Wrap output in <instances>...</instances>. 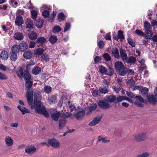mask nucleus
I'll return each mask as SVG.
<instances>
[{"instance_id":"f257e3e1","label":"nucleus","mask_w":157,"mask_h":157,"mask_svg":"<svg viewBox=\"0 0 157 157\" xmlns=\"http://www.w3.org/2000/svg\"><path fill=\"white\" fill-rule=\"evenodd\" d=\"M34 105L32 106V109H35L36 113L39 114H42L46 118L49 117V114L46 110L45 106L42 104L40 100L42 97L39 92H36L34 94Z\"/></svg>"},{"instance_id":"f03ea898","label":"nucleus","mask_w":157,"mask_h":157,"mask_svg":"<svg viewBox=\"0 0 157 157\" xmlns=\"http://www.w3.org/2000/svg\"><path fill=\"white\" fill-rule=\"evenodd\" d=\"M147 138L146 132H142L135 135L134 136V139L137 142H140L145 140Z\"/></svg>"},{"instance_id":"7ed1b4c3","label":"nucleus","mask_w":157,"mask_h":157,"mask_svg":"<svg viewBox=\"0 0 157 157\" xmlns=\"http://www.w3.org/2000/svg\"><path fill=\"white\" fill-rule=\"evenodd\" d=\"M98 104L100 108L104 109H108L110 107V104L107 99L99 101Z\"/></svg>"},{"instance_id":"20e7f679","label":"nucleus","mask_w":157,"mask_h":157,"mask_svg":"<svg viewBox=\"0 0 157 157\" xmlns=\"http://www.w3.org/2000/svg\"><path fill=\"white\" fill-rule=\"evenodd\" d=\"M48 143L49 146H51L54 148H57L60 147V143L56 139L52 138L48 140Z\"/></svg>"},{"instance_id":"39448f33","label":"nucleus","mask_w":157,"mask_h":157,"mask_svg":"<svg viewBox=\"0 0 157 157\" xmlns=\"http://www.w3.org/2000/svg\"><path fill=\"white\" fill-rule=\"evenodd\" d=\"M85 114V111L83 109L78 111L77 112L74 114V115L77 120H81L83 118Z\"/></svg>"},{"instance_id":"423d86ee","label":"nucleus","mask_w":157,"mask_h":157,"mask_svg":"<svg viewBox=\"0 0 157 157\" xmlns=\"http://www.w3.org/2000/svg\"><path fill=\"white\" fill-rule=\"evenodd\" d=\"M120 96L116 98V96L113 94L109 95L107 98V100L108 101L109 103H114L117 104L120 102L119 99Z\"/></svg>"},{"instance_id":"0eeeda50","label":"nucleus","mask_w":157,"mask_h":157,"mask_svg":"<svg viewBox=\"0 0 157 157\" xmlns=\"http://www.w3.org/2000/svg\"><path fill=\"white\" fill-rule=\"evenodd\" d=\"M33 92L30 90L28 91V93L26 94L27 102L29 105L31 106V108L32 106L34 105V103H33Z\"/></svg>"},{"instance_id":"6e6552de","label":"nucleus","mask_w":157,"mask_h":157,"mask_svg":"<svg viewBox=\"0 0 157 157\" xmlns=\"http://www.w3.org/2000/svg\"><path fill=\"white\" fill-rule=\"evenodd\" d=\"M102 118V117L98 116L94 118L93 120L89 123V125L90 126H94L99 123L101 121Z\"/></svg>"},{"instance_id":"1a4fd4ad","label":"nucleus","mask_w":157,"mask_h":157,"mask_svg":"<svg viewBox=\"0 0 157 157\" xmlns=\"http://www.w3.org/2000/svg\"><path fill=\"white\" fill-rule=\"evenodd\" d=\"M153 33L150 30V32L148 31H145V35L144 36L147 39H157V35H155L154 36H152Z\"/></svg>"},{"instance_id":"9d476101","label":"nucleus","mask_w":157,"mask_h":157,"mask_svg":"<svg viewBox=\"0 0 157 157\" xmlns=\"http://www.w3.org/2000/svg\"><path fill=\"white\" fill-rule=\"evenodd\" d=\"M36 151V147L31 145L27 146L25 149V152L29 154H32Z\"/></svg>"},{"instance_id":"9b49d317","label":"nucleus","mask_w":157,"mask_h":157,"mask_svg":"<svg viewBox=\"0 0 157 157\" xmlns=\"http://www.w3.org/2000/svg\"><path fill=\"white\" fill-rule=\"evenodd\" d=\"M146 98H147L149 102L153 104H155V103L157 102V98L153 94H149Z\"/></svg>"},{"instance_id":"f8f14e48","label":"nucleus","mask_w":157,"mask_h":157,"mask_svg":"<svg viewBox=\"0 0 157 157\" xmlns=\"http://www.w3.org/2000/svg\"><path fill=\"white\" fill-rule=\"evenodd\" d=\"M120 52V57H121L122 60L124 62L128 58L126 51L124 49H121Z\"/></svg>"},{"instance_id":"ddd939ff","label":"nucleus","mask_w":157,"mask_h":157,"mask_svg":"<svg viewBox=\"0 0 157 157\" xmlns=\"http://www.w3.org/2000/svg\"><path fill=\"white\" fill-rule=\"evenodd\" d=\"M15 24L17 26H20L23 23V20L22 16L20 15L17 16L16 17Z\"/></svg>"},{"instance_id":"4468645a","label":"nucleus","mask_w":157,"mask_h":157,"mask_svg":"<svg viewBox=\"0 0 157 157\" xmlns=\"http://www.w3.org/2000/svg\"><path fill=\"white\" fill-rule=\"evenodd\" d=\"M19 46V49L21 52H24L27 50L28 48V45L27 43L22 41L21 43H20Z\"/></svg>"},{"instance_id":"2eb2a0df","label":"nucleus","mask_w":157,"mask_h":157,"mask_svg":"<svg viewBox=\"0 0 157 157\" xmlns=\"http://www.w3.org/2000/svg\"><path fill=\"white\" fill-rule=\"evenodd\" d=\"M136 57L133 56H130L128 58H127L124 63L130 64H134L136 61Z\"/></svg>"},{"instance_id":"dca6fc26","label":"nucleus","mask_w":157,"mask_h":157,"mask_svg":"<svg viewBox=\"0 0 157 157\" xmlns=\"http://www.w3.org/2000/svg\"><path fill=\"white\" fill-rule=\"evenodd\" d=\"M60 112L56 111L52 113L51 117L52 120L57 121L60 117Z\"/></svg>"},{"instance_id":"f3484780","label":"nucleus","mask_w":157,"mask_h":157,"mask_svg":"<svg viewBox=\"0 0 157 157\" xmlns=\"http://www.w3.org/2000/svg\"><path fill=\"white\" fill-rule=\"evenodd\" d=\"M109 88L108 86H105L100 87L99 90L101 94H104L108 93L109 91Z\"/></svg>"},{"instance_id":"a211bd4d","label":"nucleus","mask_w":157,"mask_h":157,"mask_svg":"<svg viewBox=\"0 0 157 157\" xmlns=\"http://www.w3.org/2000/svg\"><path fill=\"white\" fill-rule=\"evenodd\" d=\"M25 23L26 24V28L29 29L33 28V22L30 18H27L25 21Z\"/></svg>"},{"instance_id":"6ab92c4d","label":"nucleus","mask_w":157,"mask_h":157,"mask_svg":"<svg viewBox=\"0 0 157 157\" xmlns=\"http://www.w3.org/2000/svg\"><path fill=\"white\" fill-rule=\"evenodd\" d=\"M0 58L3 60H6L8 58L9 56L8 52L5 50L2 51L0 55Z\"/></svg>"},{"instance_id":"aec40b11","label":"nucleus","mask_w":157,"mask_h":157,"mask_svg":"<svg viewBox=\"0 0 157 157\" xmlns=\"http://www.w3.org/2000/svg\"><path fill=\"white\" fill-rule=\"evenodd\" d=\"M112 52L113 56H114L115 58L117 59H118L120 58L119 51L117 48H113L112 50Z\"/></svg>"},{"instance_id":"412c9836","label":"nucleus","mask_w":157,"mask_h":157,"mask_svg":"<svg viewBox=\"0 0 157 157\" xmlns=\"http://www.w3.org/2000/svg\"><path fill=\"white\" fill-rule=\"evenodd\" d=\"M128 71L127 68L124 66L118 70L119 75L122 76L125 75L127 73Z\"/></svg>"},{"instance_id":"4be33fe9","label":"nucleus","mask_w":157,"mask_h":157,"mask_svg":"<svg viewBox=\"0 0 157 157\" xmlns=\"http://www.w3.org/2000/svg\"><path fill=\"white\" fill-rule=\"evenodd\" d=\"M57 99L56 96L52 95L49 96L48 98V101L50 105H52L55 104Z\"/></svg>"},{"instance_id":"5701e85b","label":"nucleus","mask_w":157,"mask_h":157,"mask_svg":"<svg viewBox=\"0 0 157 157\" xmlns=\"http://www.w3.org/2000/svg\"><path fill=\"white\" fill-rule=\"evenodd\" d=\"M23 57L26 59H30L33 56V54L30 51H28L24 52Z\"/></svg>"},{"instance_id":"b1692460","label":"nucleus","mask_w":157,"mask_h":157,"mask_svg":"<svg viewBox=\"0 0 157 157\" xmlns=\"http://www.w3.org/2000/svg\"><path fill=\"white\" fill-rule=\"evenodd\" d=\"M5 140L6 144L8 146H11L13 144V140L10 136H7Z\"/></svg>"},{"instance_id":"393cba45","label":"nucleus","mask_w":157,"mask_h":157,"mask_svg":"<svg viewBox=\"0 0 157 157\" xmlns=\"http://www.w3.org/2000/svg\"><path fill=\"white\" fill-rule=\"evenodd\" d=\"M28 35L30 39H37V34L36 32L34 31L31 32L28 34Z\"/></svg>"},{"instance_id":"a878e982","label":"nucleus","mask_w":157,"mask_h":157,"mask_svg":"<svg viewBox=\"0 0 157 157\" xmlns=\"http://www.w3.org/2000/svg\"><path fill=\"white\" fill-rule=\"evenodd\" d=\"M59 129H62L65 126L66 123L65 119H60L59 121Z\"/></svg>"},{"instance_id":"bb28decb","label":"nucleus","mask_w":157,"mask_h":157,"mask_svg":"<svg viewBox=\"0 0 157 157\" xmlns=\"http://www.w3.org/2000/svg\"><path fill=\"white\" fill-rule=\"evenodd\" d=\"M41 71V68L39 67H35L32 70V73L35 75L39 74Z\"/></svg>"},{"instance_id":"cd10ccee","label":"nucleus","mask_w":157,"mask_h":157,"mask_svg":"<svg viewBox=\"0 0 157 157\" xmlns=\"http://www.w3.org/2000/svg\"><path fill=\"white\" fill-rule=\"evenodd\" d=\"M119 100L120 101V102L124 100L127 101H128L131 103L133 102V101L131 99L126 96H120Z\"/></svg>"},{"instance_id":"c85d7f7f","label":"nucleus","mask_w":157,"mask_h":157,"mask_svg":"<svg viewBox=\"0 0 157 157\" xmlns=\"http://www.w3.org/2000/svg\"><path fill=\"white\" fill-rule=\"evenodd\" d=\"M14 37L15 39H23L24 35L21 33L17 32L14 34Z\"/></svg>"},{"instance_id":"c756f323","label":"nucleus","mask_w":157,"mask_h":157,"mask_svg":"<svg viewBox=\"0 0 157 157\" xmlns=\"http://www.w3.org/2000/svg\"><path fill=\"white\" fill-rule=\"evenodd\" d=\"M115 67L116 69L117 70H119L122 67H123L124 66L123 63L119 61H117L115 63Z\"/></svg>"},{"instance_id":"7c9ffc66","label":"nucleus","mask_w":157,"mask_h":157,"mask_svg":"<svg viewBox=\"0 0 157 157\" xmlns=\"http://www.w3.org/2000/svg\"><path fill=\"white\" fill-rule=\"evenodd\" d=\"M44 23L43 19H39L36 21V25L38 28H41L42 27Z\"/></svg>"},{"instance_id":"2f4dec72","label":"nucleus","mask_w":157,"mask_h":157,"mask_svg":"<svg viewBox=\"0 0 157 157\" xmlns=\"http://www.w3.org/2000/svg\"><path fill=\"white\" fill-rule=\"evenodd\" d=\"M114 73V71L113 69L110 67H109L108 68L106 69L105 74L109 76H111Z\"/></svg>"},{"instance_id":"473e14b6","label":"nucleus","mask_w":157,"mask_h":157,"mask_svg":"<svg viewBox=\"0 0 157 157\" xmlns=\"http://www.w3.org/2000/svg\"><path fill=\"white\" fill-rule=\"evenodd\" d=\"M23 76L25 80L30 79L31 75L28 71L27 70L24 71Z\"/></svg>"},{"instance_id":"72a5a7b5","label":"nucleus","mask_w":157,"mask_h":157,"mask_svg":"<svg viewBox=\"0 0 157 157\" xmlns=\"http://www.w3.org/2000/svg\"><path fill=\"white\" fill-rule=\"evenodd\" d=\"M148 89L146 87H144L142 88L141 92L142 94L144 97L146 98L148 95L147 93L148 92Z\"/></svg>"},{"instance_id":"f704fd0d","label":"nucleus","mask_w":157,"mask_h":157,"mask_svg":"<svg viewBox=\"0 0 157 157\" xmlns=\"http://www.w3.org/2000/svg\"><path fill=\"white\" fill-rule=\"evenodd\" d=\"M17 75L20 78H22L24 77V72L22 68L21 67H20L17 72Z\"/></svg>"},{"instance_id":"c9c22d12","label":"nucleus","mask_w":157,"mask_h":157,"mask_svg":"<svg viewBox=\"0 0 157 157\" xmlns=\"http://www.w3.org/2000/svg\"><path fill=\"white\" fill-rule=\"evenodd\" d=\"M117 38L120 39H124L125 38L124 35V32L122 30H119L117 32Z\"/></svg>"},{"instance_id":"e433bc0d","label":"nucleus","mask_w":157,"mask_h":157,"mask_svg":"<svg viewBox=\"0 0 157 157\" xmlns=\"http://www.w3.org/2000/svg\"><path fill=\"white\" fill-rule=\"evenodd\" d=\"M19 46L17 45H13L11 48V52H15L16 54L19 52Z\"/></svg>"},{"instance_id":"4c0bfd02","label":"nucleus","mask_w":157,"mask_h":157,"mask_svg":"<svg viewBox=\"0 0 157 157\" xmlns=\"http://www.w3.org/2000/svg\"><path fill=\"white\" fill-rule=\"evenodd\" d=\"M10 58L11 59L14 61L16 60L17 59V56L16 53L11 52L10 53Z\"/></svg>"},{"instance_id":"58836bf2","label":"nucleus","mask_w":157,"mask_h":157,"mask_svg":"<svg viewBox=\"0 0 157 157\" xmlns=\"http://www.w3.org/2000/svg\"><path fill=\"white\" fill-rule=\"evenodd\" d=\"M44 51V49L42 48H39L36 49L35 53L36 55H41L42 54Z\"/></svg>"},{"instance_id":"ea45409f","label":"nucleus","mask_w":157,"mask_h":157,"mask_svg":"<svg viewBox=\"0 0 157 157\" xmlns=\"http://www.w3.org/2000/svg\"><path fill=\"white\" fill-rule=\"evenodd\" d=\"M42 14L44 18H48L49 17V12L48 10H44L42 13Z\"/></svg>"},{"instance_id":"a19ab883","label":"nucleus","mask_w":157,"mask_h":157,"mask_svg":"<svg viewBox=\"0 0 157 157\" xmlns=\"http://www.w3.org/2000/svg\"><path fill=\"white\" fill-rule=\"evenodd\" d=\"M33 82L30 81V79L25 80V86L28 88H30L32 86Z\"/></svg>"},{"instance_id":"79ce46f5","label":"nucleus","mask_w":157,"mask_h":157,"mask_svg":"<svg viewBox=\"0 0 157 157\" xmlns=\"http://www.w3.org/2000/svg\"><path fill=\"white\" fill-rule=\"evenodd\" d=\"M31 15L32 18L35 20L37 18V13L36 11L35 10H33L31 11Z\"/></svg>"},{"instance_id":"37998d69","label":"nucleus","mask_w":157,"mask_h":157,"mask_svg":"<svg viewBox=\"0 0 157 157\" xmlns=\"http://www.w3.org/2000/svg\"><path fill=\"white\" fill-rule=\"evenodd\" d=\"M98 69L100 73L104 74H105L107 69L105 67L102 65L99 66L98 67Z\"/></svg>"},{"instance_id":"c03bdc74","label":"nucleus","mask_w":157,"mask_h":157,"mask_svg":"<svg viewBox=\"0 0 157 157\" xmlns=\"http://www.w3.org/2000/svg\"><path fill=\"white\" fill-rule=\"evenodd\" d=\"M144 27L145 31H147L150 32V25L149 22L146 21L144 23Z\"/></svg>"},{"instance_id":"a18cd8bd","label":"nucleus","mask_w":157,"mask_h":157,"mask_svg":"<svg viewBox=\"0 0 157 157\" xmlns=\"http://www.w3.org/2000/svg\"><path fill=\"white\" fill-rule=\"evenodd\" d=\"M67 105V107L70 109L71 112H72L75 110V108L74 105L71 104L70 101L68 102Z\"/></svg>"},{"instance_id":"49530a36","label":"nucleus","mask_w":157,"mask_h":157,"mask_svg":"<svg viewBox=\"0 0 157 157\" xmlns=\"http://www.w3.org/2000/svg\"><path fill=\"white\" fill-rule=\"evenodd\" d=\"M65 16L63 13H59L58 16V19L59 21H61L65 19Z\"/></svg>"},{"instance_id":"de8ad7c7","label":"nucleus","mask_w":157,"mask_h":157,"mask_svg":"<svg viewBox=\"0 0 157 157\" xmlns=\"http://www.w3.org/2000/svg\"><path fill=\"white\" fill-rule=\"evenodd\" d=\"M98 140L99 141H101L102 143H106L110 141L109 140H105V138L102 137L101 136H98Z\"/></svg>"},{"instance_id":"09e8293b","label":"nucleus","mask_w":157,"mask_h":157,"mask_svg":"<svg viewBox=\"0 0 157 157\" xmlns=\"http://www.w3.org/2000/svg\"><path fill=\"white\" fill-rule=\"evenodd\" d=\"M44 90L45 93L48 94L51 92V88L49 86L46 85L44 87Z\"/></svg>"},{"instance_id":"8fccbe9b","label":"nucleus","mask_w":157,"mask_h":157,"mask_svg":"<svg viewBox=\"0 0 157 157\" xmlns=\"http://www.w3.org/2000/svg\"><path fill=\"white\" fill-rule=\"evenodd\" d=\"M61 30L60 27L58 25H56L53 28L52 31L54 33H58Z\"/></svg>"},{"instance_id":"3c124183","label":"nucleus","mask_w":157,"mask_h":157,"mask_svg":"<svg viewBox=\"0 0 157 157\" xmlns=\"http://www.w3.org/2000/svg\"><path fill=\"white\" fill-rule=\"evenodd\" d=\"M127 83L129 84L130 86H133L135 84V82L133 79H130L128 80Z\"/></svg>"},{"instance_id":"603ef678","label":"nucleus","mask_w":157,"mask_h":157,"mask_svg":"<svg viewBox=\"0 0 157 157\" xmlns=\"http://www.w3.org/2000/svg\"><path fill=\"white\" fill-rule=\"evenodd\" d=\"M103 57L105 61H108L111 60V57L109 54L107 53H105L103 55Z\"/></svg>"},{"instance_id":"864d4df0","label":"nucleus","mask_w":157,"mask_h":157,"mask_svg":"<svg viewBox=\"0 0 157 157\" xmlns=\"http://www.w3.org/2000/svg\"><path fill=\"white\" fill-rule=\"evenodd\" d=\"M71 27V24L69 22H67L65 25L64 32H66L68 31Z\"/></svg>"},{"instance_id":"5fc2aeb1","label":"nucleus","mask_w":157,"mask_h":157,"mask_svg":"<svg viewBox=\"0 0 157 157\" xmlns=\"http://www.w3.org/2000/svg\"><path fill=\"white\" fill-rule=\"evenodd\" d=\"M41 57L42 59L46 62H47L49 60V56L47 54H43Z\"/></svg>"},{"instance_id":"6e6d98bb","label":"nucleus","mask_w":157,"mask_h":157,"mask_svg":"<svg viewBox=\"0 0 157 157\" xmlns=\"http://www.w3.org/2000/svg\"><path fill=\"white\" fill-rule=\"evenodd\" d=\"M135 33L139 36L143 37H144V36L145 35V33L141 31L140 30L138 29H136V30Z\"/></svg>"},{"instance_id":"4d7b16f0","label":"nucleus","mask_w":157,"mask_h":157,"mask_svg":"<svg viewBox=\"0 0 157 157\" xmlns=\"http://www.w3.org/2000/svg\"><path fill=\"white\" fill-rule=\"evenodd\" d=\"M21 113L23 115H24L25 113H29L30 111L24 107H22V109L21 110Z\"/></svg>"},{"instance_id":"13d9d810","label":"nucleus","mask_w":157,"mask_h":157,"mask_svg":"<svg viewBox=\"0 0 157 157\" xmlns=\"http://www.w3.org/2000/svg\"><path fill=\"white\" fill-rule=\"evenodd\" d=\"M97 105L96 104H94L93 105L90 106L89 107V109L90 111H92L95 110L97 108Z\"/></svg>"},{"instance_id":"bf43d9fd","label":"nucleus","mask_w":157,"mask_h":157,"mask_svg":"<svg viewBox=\"0 0 157 157\" xmlns=\"http://www.w3.org/2000/svg\"><path fill=\"white\" fill-rule=\"evenodd\" d=\"M149 155V154L147 152H145L142 154L137 155L136 157H147Z\"/></svg>"},{"instance_id":"052dcab7","label":"nucleus","mask_w":157,"mask_h":157,"mask_svg":"<svg viewBox=\"0 0 157 157\" xmlns=\"http://www.w3.org/2000/svg\"><path fill=\"white\" fill-rule=\"evenodd\" d=\"M7 79V77L0 72V80H6Z\"/></svg>"},{"instance_id":"680f3d73","label":"nucleus","mask_w":157,"mask_h":157,"mask_svg":"<svg viewBox=\"0 0 157 157\" xmlns=\"http://www.w3.org/2000/svg\"><path fill=\"white\" fill-rule=\"evenodd\" d=\"M135 98L136 100L139 101L142 103L144 102V99L140 96H136Z\"/></svg>"},{"instance_id":"e2e57ef3","label":"nucleus","mask_w":157,"mask_h":157,"mask_svg":"<svg viewBox=\"0 0 157 157\" xmlns=\"http://www.w3.org/2000/svg\"><path fill=\"white\" fill-rule=\"evenodd\" d=\"M126 94L128 96L132 98H134L135 97V95L131 92L126 91Z\"/></svg>"},{"instance_id":"0e129e2a","label":"nucleus","mask_w":157,"mask_h":157,"mask_svg":"<svg viewBox=\"0 0 157 157\" xmlns=\"http://www.w3.org/2000/svg\"><path fill=\"white\" fill-rule=\"evenodd\" d=\"M104 44L103 41L101 40L98 42V45L99 48H101L104 47Z\"/></svg>"},{"instance_id":"69168bd1","label":"nucleus","mask_w":157,"mask_h":157,"mask_svg":"<svg viewBox=\"0 0 157 157\" xmlns=\"http://www.w3.org/2000/svg\"><path fill=\"white\" fill-rule=\"evenodd\" d=\"M128 42V44L132 47H134L135 46V42L133 41V40H127Z\"/></svg>"},{"instance_id":"338daca9","label":"nucleus","mask_w":157,"mask_h":157,"mask_svg":"<svg viewBox=\"0 0 157 157\" xmlns=\"http://www.w3.org/2000/svg\"><path fill=\"white\" fill-rule=\"evenodd\" d=\"M46 40H37L36 41L37 46H39L43 44L45 41Z\"/></svg>"},{"instance_id":"774afa93","label":"nucleus","mask_w":157,"mask_h":157,"mask_svg":"<svg viewBox=\"0 0 157 157\" xmlns=\"http://www.w3.org/2000/svg\"><path fill=\"white\" fill-rule=\"evenodd\" d=\"M99 90H94L93 92L92 95L94 97H97L99 93Z\"/></svg>"}]
</instances>
